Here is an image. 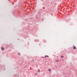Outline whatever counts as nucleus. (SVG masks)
I'll list each match as a JSON object with an SVG mask.
<instances>
[{
	"mask_svg": "<svg viewBox=\"0 0 77 77\" xmlns=\"http://www.w3.org/2000/svg\"><path fill=\"white\" fill-rule=\"evenodd\" d=\"M55 62H59V60H56V61Z\"/></svg>",
	"mask_w": 77,
	"mask_h": 77,
	"instance_id": "obj_2",
	"label": "nucleus"
},
{
	"mask_svg": "<svg viewBox=\"0 0 77 77\" xmlns=\"http://www.w3.org/2000/svg\"><path fill=\"white\" fill-rule=\"evenodd\" d=\"M18 55H20V53H18Z\"/></svg>",
	"mask_w": 77,
	"mask_h": 77,
	"instance_id": "obj_7",
	"label": "nucleus"
},
{
	"mask_svg": "<svg viewBox=\"0 0 77 77\" xmlns=\"http://www.w3.org/2000/svg\"><path fill=\"white\" fill-rule=\"evenodd\" d=\"M38 72H40V70H39V69H38Z\"/></svg>",
	"mask_w": 77,
	"mask_h": 77,
	"instance_id": "obj_5",
	"label": "nucleus"
},
{
	"mask_svg": "<svg viewBox=\"0 0 77 77\" xmlns=\"http://www.w3.org/2000/svg\"><path fill=\"white\" fill-rule=\"evenodd\" d=\"M61 57L63 58V56H62Z\"/></svg>",
	"mask_w": 77,
	"mask_h": 77,
	"instance_id": "obj_8",
	"label": "nucleus"
},
{
	"mask_svg": "<svg viewBox=\"0 0 77 77\" xmlns=\"http://www.w3.org/2000/svg\"><path fill=\"white\" fill-rule=\"evenodd\" d=\"M73 48V49H74V50H76V47L75 46H74Z\"/></svg>",
	"mask_w": 77,
	"mask_h": 77,
	"instance_id": "obj_1",
	"label": "nucleus"
},
{
	"mask_svg": "<svg viewBox=\"0 0 77 77\" xmlns=\"http://www.w3.org/2000/svg\"><path fill=\"white\" fill-rule=\"evenodd\" d=\"M2 50H4V48H2Z\"/></svg>",
	"mask_w": 77,
	"mask_h": 77,
	"instance_id": "obj_6",
	"label": "nucleus"
},
{
	"mask_svg": "<svg viewBox=\"0 0 77 77\" xmlns=\"http://www.w3.org/2000/svg\"><path fill=\"white\" fill-rule=\"evenodd\" d=\"M45 57H48L49 56L48 55H46L45 56Z\"/></svg>",
	"mask_w": 77,
	"mask_h": 77,
	"instance_id": "obj_3",
	"label": "nucleus"
},
{
	"mask_svg": "<svg viewBox=\"0 0 77 77\" xmlns=\"http://www.w3.org/2000/svg\"><path fill=\"white\" fill-rule=\"evenodd\" d=\"M48 71H49V72H51V69H49Z\"/></svg>",
	"mask_w": 77,
	"mask_h": 77,
	"instance_id": "obj_4",
	"label": "nucleus"
}]
</instances>
